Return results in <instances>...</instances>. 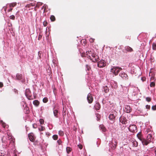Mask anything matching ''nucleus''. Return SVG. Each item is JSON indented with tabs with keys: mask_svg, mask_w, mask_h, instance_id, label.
<instances>
[{
	"mask_svg": "<svg viewBox=\"0 0 156 156\" xmlns=\"http://www.w3.org/2000/svg\"><path fill=\"white\" fill-rule=\"evenodd\" d=\"M78 146L79 147V148L80 149H82L83 148V146L81 144H79L78 145Z\"/></svg>",
	"mask_w": 156,
	"mask_h": 156,
	"instance_id": "nucleus-47",
	"label": "nucleus"
},
{
	"mask_svg": "<svg viewBox=\"0 0 156 156\" xmlns=\"http://www.w3.org/2000/svg\"><path fill=\"white\" fill-rule=\"evenodd\" d=\"M124 111L127 113H129L132 111V109L129 105H127L125 106Z\"/></svg>",
	"mask_w": 156,
	"mask_h": 156,
	"instance_id": "nucleus-11",
	"label": "nucleus"
},
{
	"mask_svg": "<svg viewBox=\"0 0 156 156\" xmlns=\"http://www.w3.org/2000/svg\"><path fill=\"white\" fill-rule=\"evenodd\" d=\"M151 98L149 97L146 98V100L147 102H150L151 100Z\"/></svg>",
	"mask_w": 156,
	"mask_h": 156,
	"instance_id": "nucleus-37",
	"label": "nucleus"
},
{
	"mask_svg": "<svg viewBox=\"0 0 156 156\" xmlns=\"http://www.w3.org/2000/svg\"><path fill=\"white\" fill-rule=\"evenodd\" d=\"M137 127L135 125H130L129 127V130L132 133H134L135 131H136Z\"/></svg>",
	"mask_w": 156,
	"mask_h": 156,
	"instance_id": "nucleus-5",
	"label": "nucleus"
},
{
	"mask_svg": "<svg viewBox=\"0 0 156 156\" xmlns=\"http://www.w3.org/2000/svg\"><path fill=\"white\" fill-rule=\"evenodd\" d=\"M10 18L12 20H14L15 19V16L14 15H11L10 16Z\"/></svg>",
	"mask_w": 156,
	"mask_h": 156,
	"instance_id": "nucleus-38",
	"label": "nucleus"
},
{
	"mask_svg": "<svg viewBox=\"0 0 156 156\" xmlns=\"http://www.w3.org/2000/svg\"><path fill=\"white\" fill-rule=\"evenodd\" d=\"M105 66V63L104 60H101L98 62V66L99 67H102Z\"/></svg>",
	"mask_w": 156,
	"mask_h": 156,
	"instance_id": "nucleus-10",
	"label": "nucleus"
},
{
	"mask_svg": "<svg viewBox=\"0 0 156 156\" xmlns=\"http://www.w3.org/2000/svg\"><path fill=\"white\" fill-rule=\"evenodd\" d=\"M45 129V127H44L43 126H41V128L39 129V130L40 131H44Z\"/></svg>",
	"mask_w": 156,
	"mask_h": 156,
	"instance_id": "nucleus-34",
	"label": "nucleus"
},
{
	"mask_svg": "<svg viewBox=\"0 0 156 156\" xmlns=\"http://www.w3.org/2000/svg\"><path fill=\"white\" fill-rule=\"evenodd\" d=\"M143 145H147L150 142H149L147 140L143 138L141 141Z\"/></svg>",
	"mask_w": 156,
	"mask_h": 156,
	"instance_id": "nucleus-14",
	"label": "nucleus"
},
{
	"mask_svg": "<svg viewBox=\"0 0 156 156\" xmlns=\"http://www.w3.org/2000/svg\"><path fill=\"white\" fill-rule=\"evenodd\" d=\"M58 134H59V135L61 136H62L64 135V133L61 130H60L59 131Z\"/></svg>",
	"mask_w": 156,
	"mask_h": 156,
	"instance_id": "nucleus-30",
	"label": "nucleus"
},
{
	"mask_svg": "<svg viewBox=\"0 0 156 156\" xmlns=\"http://www.w3.org/2000/svg\"><path fill=\"white\" fill-rule=\"evenodd\" d=\"M125 127H126V126H123V127H124V128H125Z\"/></svg>",
	"mask_w": 156,
	"mask_h": 156,
	"instance_id": "nucleus-59",
	"label": "nucleus"
},
{
	"mask_svg": "<svg viewBox=\"0 0 156 156\" xmlns=\"http://www.w3.org/2000/svg\"><path fill=\"white\" fill-rule=\"evenodd\" d=\"M42 37V35L41 34H40L38 37V40H40L41 39Z\"/></svg>",
	"mask_w": 156,
	"mask_h": 156,
	"instance_id": "nucleus-45",
	"label": "nucleus"
},
{
	"mask_svg": "<svg viewBox=\"0 0 156 156\" xmlns=\"http://www.w3.org/2000/svg\"><path fill=\"white\" fill-rule=\"evenodd\" d=\"M141 79L142 80V81L143 82H144V81H145L146 78L145 77H143L141 78Z\"/></svg>",
	"mask_w": 156,
	"mask_h": 156,
	"instance_id": "nucleus-48",
	"label": "nucleus"
},
{
	"mask_svg": "<svg viewBox=\"0 0 156 156\" xmlns=\"http://www.w3.org/2000/svg\"><path fill=\"white\" fill-rule=\"evenodd\" d=\"M43 101L44 103H46L48 101V99L47 98H43Z\"/></svg>",
	"mask_w": 156,
	"mask_h": 156,
	"instance_id": "nucleus-33",
	"label": "nucleus"
},
{
	"mask_svg": "<svg viewBox=\"0 0 156 156\" xmlns=\"http://www.w3.org/2000/svg\"><path fill=\"white\" fill-rule=\"evenodd\" d=\"M46 134L48 136H50V134L48 133V132H47V133H46Z\"/></svg>",
	"mask_w": 156,
	"mask_h": 156,
	"instance_id": "nucleus-57",
	"label": "nucleus"
},
{
	"mask_svg": "<svg viewBox=\"0 0 156 156\" xmlns=\"http://www.w3.org/2000/svg\"><path fill=\"white\" fill-rule=\"evenodd\" d=\"M12 10V8H10L8 10V12H11Z\"/></svg>",
	"mask_w": 156,
	"mask_h": 156,
	"instance_id": "nucleus-54",
	"label": "nucleus"
},
{
	"mask_svg": "<svg viewBox=\"0 0 156 156\" xmlns=\"http://www.w3.org/2000/svg\"><path fill=\"white\" fill-rule=\"evenodd\" d=\"M25 95L29 100H32L33 99L32 97L30 90L29 89H26L25 92Z\"/></svg>",
	"mask_w": 156,
	"mask_h": 156,
	"instance_id": "nucleus-2",
	"label": "nucleus"
},
{
	"mask_svg": "<svg viewBox=\"0 0 156 156\" xmlns=\"http://www.w3.org/2000/svg\"><path fill=\"white\" fill-rule=\"evenodd\" d=\"M122 69V68L119 67L114 66L111 69V72L113 73L115 76L117 75L120 71Z\"/></svg>",
	"mask_w": 156,
	"mask_h": 156,
	"instance_id": "nucleus-1",
	"label": "nucleus"
},
{
	"mask_svg": "<svg viewBox=\"0 0 156 156\" xmlns=\"http://www.w3.org/2000/svg\"><path fill=\"white\" fill-rule=\"evenodd\" d=\"M36 126V125H35V124H33V128H36V126Z\"/></svg>",
	"mask_w": 156,
	"mask_h": 156,
	"instance_id": "nucleus-55",
	"label": "nucleus"
},
{
	"mask_svg": "<svg viewBox=\"0 0 156 156\" xmlns=\"http://www.w3.org/2000/svg\"><path fill=\"white\" fill-rule=\"evenodd\" d=\"M116 111H114L113 113V112L111 113L109 116V118L110 120H115L116 116Z\"/></svg>",
	"mask_w": 156,
	"mask_h": 156,
	"instance_id": "nucleus-8",
	"label": "nucleus"
},
{
	"mask_svg": "<svg viewBox=\"0 0 156 156\" xmlns=\"http://www.w3.org/2000/svg\"><path fill=\"white\" fill-rule=\"evenodd\" d=\"M50 19L52 21H54L55 20V18L53 15L51 16Z\"/></svg>",
	"mask_w": 156,
	"mask_h": 156,
	"instance_id": "nucleus-27",
	"label": "nucleus"
},
{
	"mask_svg": "<svg viewBox=\"0 0 156 156\" xmlns=\"http://www.w3.org/2000/svg\"><path fill=\"white\" fill-rule=\"evenodd\" d=\"M40 123L41 124H43L44 123V121L42 119H40L39 120Z\"/></svg>",
	"mask_w": 156,
	"mask_h": 156,
	"instance_id": "nucleus-36",
	"label": "nucleus"
},
{
	"mask_svg": "<svg viewBox=\"0 0 156 156\" xmlns=\"http://www.w3.org/2000/svg\"><path fill=\"white\" fill-rule=\"evenodd\" d=\"M125 50L126 51L131 52L133 51V49L129 46H126L125 47Z\"/></svg>",
	"mask_w": 156,
	"mask_h": 156,
	"instance_id": "nucleus-16",
	"label": "nucleus"
},
{
	"mask_svg": "<svg viewBox=\"0 0 156 156\" xmlns=\"http://www.w3.org/2000/svg\"><path fill=\"white\" fill-rule=\"evenodd\" d=\"M151 137L152 135L151 134H148L147 136V140L150 142H151Z\"/></svg>",
	"mask_w": 156,
	"mask_h": 156,
	"instance_id": "nucleus-22",
	"label": "nucleus"
},
{
	"mask_svg": "<svg viewBox=\"0 0 156 156\" xmlns=\"http://www.w3.org/2000/svg\"><path fill=\"white\" fill-rule=\"evenodd\" d=\"M17 4V3L16 2H13L12 3H10L9 4V7L10 8L12 7H14Z\"/></svg>",
	"mask_w": 156,
	"mask_h": 156,
	"instance_id": "nucleus-23",
	"label": "nucleus"
},
{
	"mask_svg": "<svg viewBox=\"0 0 156 156\" xmlns=\"http://www.w3.org/2000/svg\"><path fill=\"white\" fill-rule=\"evenodd\" d=\"M22 75L21 74H17L16 75V78L17 80H20L22 78Z\"/></svg>",
	"mask_w": 156,
	"mask_h": 156,
	"instance_id": "nucleus-18",
	"label": "nucleus"
},
{
	"mask_svg": "<svg viewBox=\"0 0 156 156\" xmlns=\"http://www.w3.org/2000/svg\"><path fill=\"white\" fill-rule=\"evenodd\" d=\"M44 8V12H45V10L47 9V8H48V6L47 5H44L43 7H42V8Z\"/></svg>",
	"mask_w": 156,
	"mask_h": 156,
	"instance_id": "nucleus-42",
	"label": "nucleus"
},
{
	"mask_svg": "<svg viewBox=\"0 0 156 156\" xmlns=\"http://www.w3.org/2000/svg\"><path fill=\"white\" fill-rule=\"evenodd\" d=\"M94 108L96 110H99L101 108V105L98 102H97L94 106Z\"/></svg>",
	"mask_w": 156,
	"mask_h": 156,
	"instance_id": "nucleus-15",
	"label": "nucleus"
},
{
	"mask_svg": "<svg viewBox=\"0 0 156 156\" xmlns=\"http://www.w3.org/2000/svg\"><path fill=\"white\" fill-rule=\"evenodd\" d=\"M52 138L55 140H57L58 138V136L57 135H54L52 136Z\"/></svg>",
	"mask_w": 156,
	"mask_h": 156,
	"instance_id": "nucleus-31",
	"label": "nucleus"
},
{
	"mask_svg": "<svg viewBox=\"0 0 156 156\" xmlns=\"http://www.w3.org/2000/svg\"><path fill=\"white\" fill-rule=\"evenodd\" d=\"M155 80V77L154 76H152L151 78H150V81H154Z\"/></svg>",
	"mask_w": 156,
	"mask_h": 156,
	"instance_id": "nucleus-40",
	"label": "nucleus"
},
{
	"mask_svg": "<svg viewBox=\"0 0 156 156\" xmlns=\"http://www.w3.org/2000/svg\"><path fill=\"white\" fill-rule=\"evenodd\" d=\"M14 156H17V155L16 154H15Z\"/></svg>",
	"mask_w": 156,
	"mask_h": 156,
	"instance_id": "nucleus-60",
	"label": "nucleus"
},
{
	"mask_svg": "<svg viewBox=\"0 0 156 156\" xmlns=\"http://www.w3.org/2000/svg\"><path fill=\"white\" fill-rule=\"evenodd\" d=\"M8 138H9V140L12 139V137L11 136H9L8 137Z\"/></svg>",
	"mask_w": 156,
	"mask_h": 156,
	"instance_id": "nucleus-52",
	"label": "nucleus"
},
{
	"mask_svg": "<svg viewBox=\"0 0 156 156\" xmlns=\"http://www.w3.org/2000/svg\"><path fill=\"white\" fill-rule=\"evenodd\" d=\"M155 86V83L154 81H151L150 84V86L151 87H154Z\"/></svg>",
	"mask_w": 156,
	"mask_h": 156,
	"instance_id": "nucleus-29",
	"label": "nucleus"
},
{
	"mask_svg": "<svg viewBox=\"0 0 156 156\" xmlns=\"http://www.w3.org/2000/svg\"><path fill=\"white\" fill-rule=\"evenodd\" d=\"M152 48L154 50L156 49V44L155 43H153L152 44Z\"/></svg>",
	"mask_w": 156,
	"mask_h": 156,
	"instance_id": "nucleus-32",
	"label": "nucleus"
},
{
	"mask_svg": "<svg viewBox=\"0 0 156 156\" xmlns=\"http://www.w3.org/2000/svg\"><path fill=\"white\" fill-rule=\"evenodd\" d=\"M93 53H92V52L91 51H86V54H84V55L82 54V56L83 57H86L87 56V58H89L90 59V57H92V54H93Z\"/></svg>",
	"mask_w": 156,
	"mask_h": 156,
	"instance_id": "nucleus-6",
	"label": "nucleus"
},
{
	"mask_svg": "<svg viewBox=\"0 0 156 156\" xmlns=\"http://www.w3.org/2000/svg\"><path fill=\"white\" fill-rule=\"evenodd\" d=\"M43 24L44 26V27H46V26L47 25L48 23H47V22L46 21H44L43 22Z\"/></svg>",
	"mask_w": 156,
	"mask_h": 156,
	"instance_id": "nucleus-39",
	"label": "nucleus"
},
{
	"mask_svg": "<svg viewBox=\"0 0 156 156\" xmlns=\"http://www.w3.org/2000/svg\"><path fill=\"white\" fill-rule=\"evenodd\" d=\"M92 57H90V60L94 62H96L98 61L99 59L98 56L94 54H92Z\"/></svg>",
	"mask_w": 156,
	"mask_h": 156,
	"instance_id": "nucleus-7",
	"label": "nucleus"
},
{
	"mask_svg": "<svg viewBox=\"0 0 156 156\" xmlns=\"http://www.w3.org/2000/svg\"><path fill=\"white\" fill-rule=\"evenodd\" d=\"M4 153H0V156H4Z\"/></svg>",
	"mask_w": 156,
	"mask_h": 156,
	"instance_id": "nucleus-51",
	"label": "nucleus"
},
{
	"mask_svg": "<svg viewBox=\"0 0 156 156\" xmlns=\"http://www.w3.org/2000/svg\"><path fill=\"white\" fill-rule=\"evenodd\" d=\"M57 142L59 145L61 144L62 143V140L60 139H59L58 140Z\"/></svg>",
	"mask_w": 156,
	"mask_h": 156,
	"instance_id": "nucleus-41",
	"label": "nucleus"
},
{
	"mask_svg": "<svg viewBox=\"0 0 156 156\" xmlns=\"http://www.w3.org/2000/svg\"><path fill=\"white\" fill-rule=\"evenodd\" d=\"M21 105H23V106L24 107V112L26 114H28L30 111L29 108L28 107L27 104L25 101H22L21 103Z\"/></svg>",
	"mask_w": 156,
	"mask_h": 156,
	"instance_id": "nucleus-3",
	"label": "nucleus"
},
{
	"mask_svg": "<svg viewBox=\"0 0 156 156\" xmlns=\"http://www.w3.org/2000/svg\"><path fill=\"white\" fill-rule=\"evenodd\" d=\"M133 145L134 147H136L138 146V142L136 141H133Z\"/></svg>",
	"mask_w": 156,
	"mask_h": 156,
	"instance_id": "nucleus-26",
	"label": "nucleus"
},
{
	"mask_svg": "<svg viewBox=\"0 0 156 156\" xmlns=\"http://www.w3.org/2000/svg\"><path fill=\"white\" fill-rule=\"evenodd\" d=\"M53 113L54 116L56 118L58 116V111L57 110H55L53 111Z\"/></svg>",
	"mask_w": 156,
	"mask_h": 156,
	"instance_id": "nucleus-19",
	"label": "nucleus"
},
{
	"mask_svg": "<svg viewBox=\"0 0 156 156\" xmlns=\"http://www.w3.org/2000/svg\"><path fill=\"white\" fill-rule=\"evenodd\" d=\"M146 108L147 109H150V106L149 105H146Z\"/></svg>",
	"mask_w": 156,
	"mask_h": 156,
	"instance_id": "nucleus-46",
	"label": "nucleus"
},
{
	"mask_svg": "<svg viewBox=\"0 0 156 156\" xmlns=\"http://www.w3.org/2000/svg\"><path fill=\"white\" fill-rule=\"evenodd\" d=\"M82 41H83V42H84V43H85L86 42V39H83L82 40ZM85 44V43H84Z\"/></svg>",
	"mask_w": 156,
	"mask_h": 156,
	"instance_id": "nucleus-56",
	"label": "nucleus"
},
{
	"mask_svg": "<svg viewBox=\"0 0 156 156\" xmlns=\"http://www.w3.org/2000/svg\"><path fill=\"white\" fill-rule=\"evenodd\" d=\"M119 76L124 79H128V77L126 74L124 72H121Z\"/></svg>",
	"mask_w": 156,
	"mask_h": 156,
	"instance_id": "nucleus-12",
	"label": "nucleus"
},
{
	"mask_svg": "<svg viewBox=\"0 0 156 156\" xmlns=\"http://www.w3.org/2000/svg\"><path fill=\"white\" fill-rule=\"evenodd\" d=\"M99 128L100 129L102 130L103 132H105L106 131V129L105 127L104 126L102 125H101L99 126Z\"/></svg>",
	"mask_w": 156,
	"mask_h": 156,
	"instance_id": "nucleus-17",
	"label": "nucleus"
},
{
	"mask_svg": "<svg viewBox=\"0 0 156 156\" xmlns=\"http://www.w3.org/2000/svg\"><path fill=\"white\" fill-rule=\"evenodd\" d=\"M28 136L30 140L32 142H33L35 140L34 138V135L33 133H30L28 134Z\"/></svg>",
	"mask_w": 156,
	"mask_h": 156,
	"instance_id": "nucleus-13",
	"label": "nucleus"
},
{
	"mask_svg": "<svg viewBox=\"0 0 156 156\" xmlns=\"http://www.w3.org/2000/svg\"><path fill=\"white\" fill-rule=\"evenodd\" d=\"M87 100L89 103H91L93 101V98L92 95L90 93H89L87 96Z\"/></svg>",
	"mask_w": 156,
	"mask_h": 156,
	"instance_id": "nucleus-9",
	"label": "nucleus"
},
{
	"mask_svg": "<svg viewBox=\"0 0 156 156\" xmlns=\"http://www.w3.org/2000/svg\"><path fill=\"white\" fill-rule=\"evenodd\" d=\"M119 122L123 124H126L127 123V120L126 117L122 116L119 118Z\"/></svg>",
	"mask_w": 156,
	"mask_h": 156,
	"instance_id": "nucleus-4",
	"label": "nucleus"
},
{
	"mask_svg": "<svg viewBox=\"0 0 156 156\" xmlns=\"http://www.w3.org/2000/svg\"><path fill=\"white\" fill-rule=\"evenodd\" d=\"M155 155H156V149L155 150Z\"/></svg>",
	"mask_w": 156,
	"mask_h": 156,
	"instance_id": "nucleus-58",
	"label": "nucleus"
},
{
	"mask_svg": "<svg viewBox=\"0 0 156 156\" xmlns=\"http://www.w3.org/2000/svg\"><path fill=\"white\" fill-rule=\"evenodd\" d=\"M89 41L90 43H93L95 41V39L92 38H90L89 39Z\"/></svg>",
	"mask_w": 156,
	"mask_h": 156,
	"instance_id": "nucleus-35",
	"label": "nucleus"
},
{
	"mask_svg": "<svg viewBox=\"0 0 156 156\" xmlns=\"http://www.w3.org/2000/svg\"><path fill=\"white\" fill-rule=\"evenodd\" d=\"M86 68L87 69V70L88 71L90 69V66L88 65H86Z\"/></svg>",
	"mask_w": 156,
	"mask_h": 156,
	"instance_id": "nucleus-43",
	"label": "nucleus"
},
{
	"mask_svg": "<svg viewBox=\"0 0 156 156\" xmlns=\"http://www.w3.org/2000/svg\"><path fill=\"white\" fill-rule=\"evenodd\" d=\"M3 85L2 82H0V87H3Z\"/></svg>",
	"mask_w": 156,
	"mask_h": 156,
	"instance_id": "nucleus-49",
	"label": "nucleus"
},
{
	"mask_svg": "<svg viewBox=\"0 0 156 156\" xmlns=\"http://www.w3.org/2000/svg\"><path fill=\"white\" fill-rule=\"evenodd\" d=\"M2 125L3 127L5 128H7L8 126L4 122L2 121Z\"/></svg>",
	"mask_w": 156,
	"mask_h": 156,
	"instance_id": "nucleus-28",
	"label": "nucleus"
},
{
	"mask_svg": "<svg viewBox=\"0 0 156 156\" xmlns=\"http://www.w3.org/2000/svg\"><path fill=\"white\" fill-rule=\"evenodd\" d=\"M3 8L4 10V11L6 12L7 9V7H4Z\"/></svg>",
	"mask_w": 156,
	"mask_h": 156,
	"instance_id": "nucleus-53",
	"label": "nucleus"
},
{
	"mask_svg": "<svg viewBox=\"0 0 156 156\" xmlns=\"http://www.w3.org/2000/svg\"><path fill=\"white\" fill-rule=\"evenodd\" d=\"M137 137H138V139L141 141L142 139H143V138H142V136L141 134L140 133H138L137 134Z\"/></svg>",
	"mask_w": 156,
	"mask_h": 156,
	"instance_id": "nucleus-24",
	"label": "nucleus"
},
{
	"mask_svg": "<svg viewBox=\"0 0 156 156\" xmlns=\"http://www.w3.org/2000/svg\"><path fill=\"white\" fill-rule=\"evenodd\" d=\"M39 102L37 100H35L34 101L33 104L36 106H37L39 104Z\"/></svg>",
	"mask_w": 156,
	"mask_h": 156,
	"instance_id": "nucleus-20",
	"label": "nucleus"
},
{
	"mask_svg": "<svg viewBox=\"0 0 156 156\" xmlns=\"http://www.w3.org/2000/svg\"><path fill=\"white\" fill-rule=\"evenodd\" d=\"M151 108L153 110H156V105L153 106L151 107Z\"/></svg>",
	"mask_w": 156,
	"mask_h": 156,
	"instance_id": "nucleus-44",
	"label": "nucleus"
},
{
	"mask_svg": "<svg viewBox=\"0 0 156 156\" xmlns=\"http://www.w3.org/2000/svg\"><path fill=\"white\" fill-rule=\"evenodd\" d=\"M40 52H40V51H39V52H38V55H39V57L40 58H41V53H40Z\"/></svg>",
	"mask_w": 156,
	"mask_h": 156,
	"instance_id": "nucleus-50",
	"label": "nucleus"
},
{
	"mask_svg": "<svg viewBox=\"0 0 156 156\" xmlns=\"http://www.w3.org/2000/svg\"><path fill=\"white\" fill-rule=\"evenodd\" d=\"M104 91L105 93H108L109 90V88L107 86L103 87Z\"/></svg>",
	"mask_w": 156,
	"mask_h": 156,
	"instance_id": "nucleus-21",
	"label": "nucleus"
},
{
	"mask_svg": "<svg viewBox=\"0 0 156 156\" xmlns=\"http://www.w3.org/2000/svg\"><path fill=\"white\" fill-rule=\"evenodd\" d=\"M66 115V113H65V114H64H64H63V115Z\"/></svg>",
	"mask_w": 156,
	"mask_h": 156,
	"instance_id": "nucleus-61",
	"label": "nucleus"
},
{
	"mask_svg": "<svg viewBox=\"0 0 156 156\" xmlns=\"http://www.w3.org/2000/svg\"><path fill=\"white\" fill-rule=\"evenodd\" d=\"M66 150L68 154H69L71 151L72 149L69 147H67Z\"/></svg>",
	"mask_w": 156,
	"mask_h": 156,
	"instance_id": "nucleus-25",
	"label": "nucleus"
}]
</instances>
